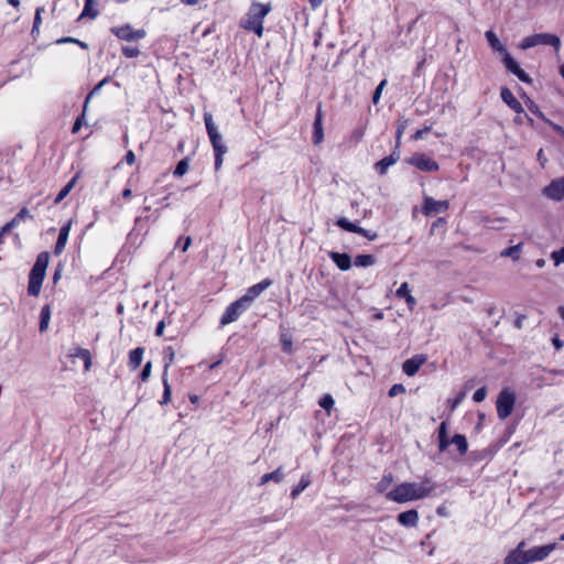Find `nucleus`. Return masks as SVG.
<instances>
[{"label":"nucleus","instance_id":"nucleus-1","mask_svg":"<svg viewBox=\"0 0 564 564\" xmlns=\"http://www.w3.org/2000/svg\"><path fill=\"white\" fill-rule=\"evenodd\" d=\"M435 485L430 479L421 482H402L387 494V499L398 503L420 500L430 496Z\"/></svg>","mask_w":564,"mask_h":564},{"label":"nucleus","instance_id":"nucleus-2","mask_svg":"<svg viewBox=\"0 0 564 564\" xmlns=\"http://www.w3.org/2000/svg\"><path fill=\"white\" fill-rule=\"evenodd\" d=\"M485 37L491 50L501 55L502 63L508 72L516 75L523 83H532V78L520 67L518 62L508 52L507 46L499 40L492 30L486 31Z\"/></svg>","mask_w":564,"mask_h":564},{"label":"nucleus","instance_id":"nucleus-3","mask_svg":"<svg viewBox=\"0 0 564 564\" xmlns=\"http://www.w3.org/2000/svg\"><path fill=\"white\" fill-rule=\"evenodd\" d=\"M271 11L270 3L253 2L245 18L241 20V26L247 30L254 32L259 37L263 34V19Z\"/></svg>","mask_w":564,"mask_h":564},{"label":"nucleus","instance_id":"nucleus-4","mask_svg":"<svg viewBox=\"0 0 564 564\" xmlns=\"http://www.w3.org/2000/svg\"><path fill=\"white\" fill-rule=\"evenodd\" d=\"M48 260L50 256L47 252H41L37 256L29 278L28 292L30 295L37 296L40 294Z\"/></svg>","mask_w":564,"mask_h":564},{"label":"nucleus","instance_id":"nucleus-5","mask_svg":"<svg viewBox=\"0 0 564 564\" xmlns=\"http://www.w3.org/2000/svg\"><path fill=\"white\" fill-rule=\"evenodd\" d=\"M538 45H550L555 48L556 52L560 51L561 40L557 35L551 33H536L529 36L523 37L518 47L522 51H527L531 47Z\"/></svg>","mask_w":564,"mask_h":564},{"label":"nucleus","instance_id":"nucleus-6","mask_svg":"<svg viewBox=\"0 0 564 564\" xmlns=\"http://www.w3.org/2000/svg\"><path fill=\"white\" fill-rule=\"evenodd\" d=\"M516 394L510 389H503L497 399V414L500 420H506L513 411Z\"/></svg>","mask_w":564,"mask_h":564},{"label":"nucleus","instance_id":"nucleus-7","mask_svg":"<svg viewBox=\"0 0 564 564\" xmlns=\"http://www.w3.org/2000/svg\"><path fill=\"white\" fill-rule=\"evenodd\" d=\"M406 162L423 172H436L440 170L438 163L424 153H414Z\"/></svg>","mask_w":564,"mask_h":564},{"label":"nucleus","instance_id":"nucleus-8","mask_svg":"<svg viewBox=\"0 0 564 564\" xmlns=\"http://www.w3.org/2000/svg\"><path fill=\"white\" fill-rule=\"evenodd\" d=\"M111 32L122 41H139L145 37L147 32L143 29H133L130 24H124L121 26H115L111 29Z\"/></svg>","mask_w":564,"mask_h":564},{"label":"nucleus","instance_id":"nucleus-9","mask_svg":"<svg viewBox=\"0 0 564 564\" xmlns=\"http://www.w3.org/2000/svg\"><path fill=\"white\" fill-rule=\"evenodd\" d=\"M557 549V543H549L541 546H534L528 551H524L527 557V564L534 562H541L545 560L554 550Z\"/></svg>","mask_w":564,"mask_h":564},{"label":"nucleus","instance_id":"nucleus-10","mask_svg":"<svg viewBox=\"0 0 564 564\" xmlns=\"http://www.w3.org/2000/svg\"><path fill=\"white\" fill-rule=\"evenodd\" d=\"M270 285H272V280L264 279L261 282L248 288L246 293L239 300L249 308L251 303L257 297H259Z\"/></svg>","mask_w":564,"mask_h":564},{"label":"nucleus","instance_id":"nucleus-11","mask_svg":"<svg viewBox=\"0 0 564 564\" xmlns=\"http://www.w3.org/2000/svg\"><path fill=\"white\" fill-rule=\"evenodd\" d=\"M248 310V307L238 299L231 303L220 318L221 325L230 324L238 319V317Z\"/></svg>","mask_w":564,"mask_h":564},{"label":"nucleus","instance_id":"nucleus-12","mask_svg":"<svg viewBox=\"0 0 564 564\" xmlns=\"http://www.w3.org/2000/svg\"><path fill=\"white\" fill-rule=\"evenodd\" d=\"M449 207L447 200H435L432 197L426 196L422 206V212L425 216H433L436 214L445 213Z\"/></svg>","mask_w":564,"mask_h":564},{"label":"nucleus","instance_id":"nucleus-13","mask_svg":"<svg viewBox=\"0 0 564 564\" xmlns=\"http://www.w3.org/2000/svg\"><path fill=\"white\" fill-rule=\"evenodd\" d=\"M543 195L554 202H561L564 199V180L555 178L543 188Z\"/></svg>","mask_w":564,"mask_h":564},{"label":"nucleus","instance_id":"nucleus-14","mask_svg":"<svg viewBox=\"0 0 564 564\" xmlns=\"http://www.w3.org/2000/svg\"><path fill=\"white\" fill-rule=\"evenodd\" d=\"M323 118L322 105H318L313 124V143L316 145L324 140Z\"/></svg>","mask_w":564,"mask_h":564},{"label":"nucleus","instance_id":"nucleus-15","mask_svg":"<svg viewBox=\"0 0 564 564\" xmlns=\"http://www.w3.org/2000/svg\"><path fill=\"white\" fill-rule=\"evenodd\" d=\"M524 546L525 542L521 541L517 547L506 556L502 564H527Z\"/></svg>","mask_w":564,"mask_h":564},{"label":"nucleus","instance_id":"nucleus-16","mask_svg":"<svg viewBox=\"0 0 564 564\" xmlns=\"http://www.w3.org/2000/svg\"><path fill=\"white\" fill-rule=\"evenodd\" d=\"M501 99L505 104H507L513 111H516L518 115L523 112V107L520 104V101L514 97L512 91L507 88L502 87L500 91Z\"/></svg>","mask_w":564,"mask_h":564},{"label":"nucleus","instance_id":"nucleus-17","mask_svg":"<svg viewBox=\"0 0 564 564\" xmlns=\"http://www.w3.org/2000/svg\"><path fill=\"white\" fill-rule=\"evenodd\" d=\"M425 361L426 358L423 355H415L403 364L402 369L408 376H414Z\"/></svg>","mask_w":564,"mask_h":564},{"label":"nucleus","instance_id":"nucleus-18","mask_svg":"<svg viewBox=\"0 0 564 564\" xmlns=\"http://www.w3.org/2000/svg\"><path fill=\"white\" fill-rule=\"evenodd\" d=\"M70 227H72V221L69 220L59 229L58 238H57L55 249H54L55 254L58 256L64 251L65 246L68 240Z\"/></svg>","mask_w":564,"mask_h":564},{"label":"nucleus","instance_id":"nucleus-19","mask_svg":"<svg viewBox=\"0 0 564 564\" xmlns=\"http://www.w3.org/2000/svg\"><path fill=\"white\" fill-rule=\"evenodd\" d=\"M329 258L343 271H347L351 267V258L347 253L332 251L329 252Z\"/></svg>","mask_w":564,"mask_h":564},{"label":"nucleus","instance_id":"nucleus-20","mask_svg":"<svg viewBox=\"0 0 564 564\" xmlns=\"http://www.w3.org/2000/svg\"><path fill=\"white\" fill-rule=\"evenodd\" d=\"M214 151L216 152L215 169L218 170L223 164V155L227 152V148L221 143V138L216 132H214Z\"/></svg>","mask_w":564,"mask_h":564},{"label":"nucleus","instance_id":"nucleus-21","mask_svg":"<svg viewBox=\"0 0 564 564\" xmlns=\"http://www.w3.org/2000/svg\"><path fill=\"white\" fill-rule=\"evenodd\" d=\"M398 521L404 527H415L419 521V513L416 510L401 512L398 516Z\"/></svg>","mask_w":564,"mask_h":564},{"label":"nucleus","instance_id":"nucleus-22","mask_svg":"<svg viewBox=\"0 0 564 564\" xmlns=\"http://www.w3.org/2000/svg\"><path fill=\"white\" fill-rule=\"evenodd\" d=\"M399 160L398 155H394V153L383 158L382 160L378 161L375 164V170L380 174L383 175L388 171V169L392 165H394Z\"/></svg>","mask_w":564,"mask_h":564},{"label":"nucleus","instance_id":"nucleus-23","mask_svg":"<svg viewBox=\"0 0 564 564\" xmlns=\"http://www.w3.org/2000/svg\"><path fill=\"white\" fill-rule=\"evenodd\" d=\"M522 249H523V243L519 242L514 246H511V247L506 248L502 251H500V257L501 258H510L513 261H518L521 257Z\"/></svg>","mask_w":564,"mask_h":564},{"label":"nucleus","instance_id":"nucleus-24","mask_svg":"<svg viewBox=\"0 0 564 564\" xmlns=\"http://www.w3.org/2000/svg\"><path fill=\"white\" fill-rule=\"evenodd\" d=\"M285 475H284V471L282 469V467H279L278 469H275L274 471L272 473H267L264 474L261 478H260V485H265L268 484L269 481H274L276 484H280L283 481Z\"/></svg>","mask_w":564,"mask_h":564},{"label":"nucleus","instance_id":"nucleus-25","mask_svg":"<svg viewBox=\"0 0 564 564\" xmlns=\"http://www.w3.org/2000/svg\"><path fill=\"white\" fill-rule=\"evenodd\" d=\"M79 178V174L77 173L74 177H72V180L59 191V193L57 194V196L55 197V200L54 203L55 204H59L69 193L70 191L74 188V186L76 185L77 181Z\"/></svg>","mask_w":564,"mask_h":564},{"label":"nucleus","instance_id":"nucleus-26","mask_svg":"<svg viewBox=\"0 0 564 564\" xmlns=\"http://www.w3.org/2000/svg\"><path fill=\"white\" fill-rule=\"evenodd\" d=\"M451 443L456 446L459 455H465L468 449V443L466 437L463 434H455L451 438Z\"/></svg>","mask_w":564,"mask_h":564},{"label":"nucleus","instance_id":"nucleus-27","mask_svg":"<svg viewBox=\"0 0 564 564\" xmlns=\"http://www.w3.org/2000/svg\"><path fill=\"white\" fill-rule=\"evenodd\" d=\"M66 357L72 365H76L77 361H80L84 371H88L91 366L90 355H66Z\"/></svg>","mask_w":564,"mask_h":564},{"label":"nucleus","instance_id":"nucleus-28","mask_svg":"<svg viewBox=\"0 0 564 564\" xmlns=\"http://www.w3.org/2000/svg\"><path fill=\"white\" fill-rule=\"evenodd\" d=\"M311 485L310 475H303L297 484L291 491V497L295 499L302 491H304Z\"/></svg>","mask_w":564,"mask_h":564},{"label":"nucleus","instance_id":"nucleus-29","mask_svg":"<svg viewBox=\"0 0 564 564\" xmlns=\"http://www.w3.org/2000/svg\"><path fill=\"white\" fill-rule=\"evenodd\" d=\"M51 321V308L48 305H45L41 310L40 314V332H45L48 328Z\"/></svg>","mask_w":564,"mask_h":564},{"label":"nucleus","instance_id":"nucleus-30","mask_svg":"<svg viewBox=\"0 0 564 564\" xmlns=\"http://www.w3.org/2000/svg\"><path fill=\"white\" fill-rule=\"evenodd\" d=\"M354 263L356 267L367 268L376 263V258L371 254H358Z\"/></svg>","mask_w":564,"mask_h":564},{"label":"nucleus","instance_id":"nucleus-31","mask_svg":"<svg viewBox=\"0 0 564 564\" xmlns=\"http://www.w3.org/2000/svg\"><path fill=\"white\" fill-rule=\"evenodd\" d=\"M98 15V10L95 9V0H85L84 10L80 14V18L88 17L90 19H95Z\"/></svg>","mask_w":564,"mask_h":564},{"label":"nucleus","instance_id":"nucleus-32","mask_svg":"<svg viewBox=\"0 0 564 564\" xmlns=\"http://www.w3.org/2000/svg\"><path fill=\"white\" fill-rule=\"evenodd\" d=\"M169 365H170V362L165 364V370H164V375H163L164 391H163V397H162V401H161L162 404H166L171 399V387H170V384L167 382V378H166Z\"/></svg>","mask_w":564,"mask_h":564},{"label":"nucleus","instance_id":"nucleus-33","mask_svg":"<svg viewBox=\"0 0 564 564\" xmlns=\"http://www.w3.org/2000/svg\"><path fill=\"white\" fill-rule=\"evenodd\" d=\"M525 106H527V108L529 109L530 112L536 115L543 121L546 120L545 115L540 110V107L532 99L527 97Z\"/></svg>","mask_w":564,"mask_h":564},{"label":"nucleus","instance_id":"nucleus-34","mask_svg":"<svg viewBox=\"0 0 564 564\" xmlns=\"http://www.w3.org/2000/svg\"><path fill=\"white\" fill-rule=\"evenodd\" d=\"M188 166H189L188 159L181 160L177 163V165H176V167H175V170L173 172V175L176 176V177L183 176L188 171Z\"/></svg>","mask_w":564,"mask_h":564},{"label":"nucleus","instance_id":"nucleus-35","mask_svg":"<svg viewBox=\"0 0 564 564\" xmlns=\"http://www.w3.org/2000/svg\"><path fill=\"white\" fill-rule=\"evenodd\" d=\"M336 224L338 227L349 232H356L358 227V225L349 221L347 218H339Z\"/></svg>","mask_w":564,"mask_h":564},{"label":"nucleus","instance_id":"nucleus-36","mask_svg":"<svg viewBox=\"0 0 564 564\" xmlns=\"http://www.w3.org/2000/svg\"><path fill=\"white\" fill-rule=\"evenodd\" d=\"M392 481H393L392 474L384 475L382 477V479L377 485L378 491H380V492L386 491L389 488V486L392 484Z\"/></svg>","mask_w":564,"mask_h":564},{"label":"nucleus","instance_id":"nucleus-37","mask_svg":"<svg viewBox=\"0 0 564 564\" xmlns=\"http://www.w3.org/2000/svg\"><path fill=\"white\" fill-rule=\"evenodd\" d=\"M319 405L326 410V411H330V409L333 408L334 405V399L330 394H325L321 400H319Z\"/></svg>","mask_w":564,"mask_h":564},{"label":"nucleus","instance_id":"nucleus-38","mask_svg":"<svg viewBox=\"0 0 564 564\" xmlns=\"http://www.w3.org/2000/svg\"><path fill=\"white\" fill-rule=\"evenodd\" d=\"M551 258L553 259L554 264L556 267L560 265L561 263H564V247L558 250L553 251L551 253Z\"/></svg>","mask_w":564,"mask_h":564},{"label":"nucleus","instance_id":"nucleus-39","mask_svg":"<svg viewBox=\"0 0 564 564\" xmlns=\"http://www.w3.org/2000/svg\"><path fill=\"white\" fill-rule=\"evenodd\" d=\"M386 85H387V80H386V79H383V80H381V82H380V84L377 86V88H376V90H375V93H373V95H372V102H373L375 105H377V104L379 102L380 97H381V94H382V90H383V88H384V86H386Z\"/></svg>","mask_w":564,"mask_h":564},{"label":"nucleus","instance_id":"nucleus-40","mask_svg":"<svg viewBox=\"0 0 564 564\" xmlns=\"http://www.w3.org/2000/svg\"><path fill=\"white\" fill-rule=\"evenodd\" d=\"M410 294L411 292L408 282H403L395 291V295L400 299H405Z\"/></svg>","mask_w":564,"mask_h":564},{"label":"nucleus","instance_id":"nucleus-41","mask_svg":"<svg viewBox=\"0 0 564 564\" xmlns=\"http://www.w3.org/2000/svg\"><path fill=\"white\" fill-rule=\"evenodd\" d=\"M121 51L122 54L129 58L137 57L140 54V50L138 47L132 46H123Z\"/></svg>","mask_w":564,"mask_h":564},{"label":"nucleus","instance_id":"nucleus-42","mask_svg":"<svg viewBox=\"0 0 564 564\" xmlns=\"http://www.w3.org/2000/svg\"><path fill=\"white\" fill-rule=\"evenodd\" d=\"M355 234H359V235L366 237L369 240H376L377 237H378V235L376 232L367 230V229H365L362 227H359V226L357 227V230H356Z\"/></svg>","mask_w":564,"mask_h":564},{"label":"nucleus","instance_id":"nucleus-43","mask_svg":"<svg viewBox=\"0 0 564 564\" xmlns=\"http://www.w3.org/2000/svg\"><path fill=\"white\" fill-rule=\"evenodd\" d=\"M487 397V390L486 388H479L475 391L474 395H473V400L475 402H481L486 399Z\"/></svg>","mask_w":564,"mask_h":564},{"label":"nucleus","instance_id":"nucleus-44","mask_svg":"<svg viewBox=\"0 0 564 564\" xmlns=\"http://www.w3.org/2000/svg\"><path fill=\"white\" fill-rule=\"evenodd\" d=\"M151 368H152L151 361L145 362V365L140 373V378L142 381H147L149 379V377L151 376Z\"/></svg>","mask_w":564,"mask_h":564},{"label":"nucleus","instance_id":"nucleus-45","mask_svg":"<svg viewBox=\"0 0 564 564\" xmlns=\"http://www.w3.org/2000/svg\"><path fill=\"white\" fill-rule=\"evenodd\" d=\"M405 129H406V121L399 122V124L397 127V132H395L397 144L400 143V140H401Z\"/></svg>","mask_w":564,"mask_h":564},{"label":"nucleus","instance_id":"nucleus-46","mask_svg":"<svg viewBox=\"0 0 564 564\" xmlns=\"http://www.w3.org/2000/svg\"><path fill=\"white\" fill-rule=\"evenodd\" d=\"M142 362V355H130L129 365L132 369H137Z\"/></svg>","mask_w":564,"mask_h":564},{"label":"nucleus","instance_id":"nucleus-47","mask_svg":"<svg viewBox=\"0 0 564 564\" xmlns=\"http://www.w3.org/2000/svg\"><path fill=\"white\" fill-rule=\"evenodd\" d=\"M57 43H77L83 48H88V45L84 42H80L79 40L73 39V37H63L57 40Z\"/></svg>","mask_w":564,"mask_h":564},{"label":"nucleus","instance_id":"nucleus-48","mask_svg":"<svg viewBox=\"0 0 564 564\" xmlns=\"http://www.w3.org/2000/svg\"><path fill=\"white\" fill-rule=\"evenodd\" d=\"M404 391H405V389L402 384H393L389 390V395L395 397L400 393H403Z\"/></svg>","mask_w":564,"mask_h":564},{"label":"nucleus","instance_id":"nucleus-49","mask_svg":"<svg viewBox=\"0 0 564 564\" xmlns=\"http://www.w3.org/2000/svg\"><path fill=\"white\" fill-rule=\"evenodd\" d=\"M451 444V440L447 436L438 438L440 452H445Z\"/></svg>","mask_w":564,"mask_h":564},{"label":"nucleus","instance_id":"nucleus-50","mask_svg":"<svg viewBox=\"0 0 564 564\" xmlns=\"http://www.w3.org/2000/svg\"><path fill=\"white\" fill-rule=\"evenodd\" d=\"M44 12L43 8H37L34 17L33 31H35L42 22L41 14Z\"/></svg>","mask_w":564,"mask_h":564},{"label":"nucleus","instance_id":"nucleus-51","mask_svg":"<svg viewBox=\"0 0 564 564\" xmlns=\"http://www.w3.org/2000/svg\"><path fill=\"white\" fill-rule=\"evenodd\" d=\"M107 82V79L101 80L86 97L85 104H84V111L87 108V105L91 98V96Z\"/></svg>","mask_w":564,"mask_h":564},{"label":"nucleus","instance_id":"nucleus-52","mask_svg":"<svg viewBox=\"0 0 564 564\" xmlns=\"http://www.w3.org/2000/svg\"><path fill=\"white\" fill-rule=\"evenodd\" d=\"M204 120H205V126H206L207 134H208L209 139L212 140V129H213V126H212V115L205 113Z\"/></svg>","mask_w":564,"mask_h":564},{"label":"nucleus","instance_id":"nucleus-53","mask_svg":"<svg viewBox=\"0 0 564 564\" xmlns=\"http://www.w3.org/2000/svg\"><path fill=\"white\" fill-rule=\"evenodd\" d=\"M430 130H431V127H430V126H429V127H424L423 129L417 130V131L412 135V139H413V140H415V141H416V140H420V139H422V138H423V135H424L426 132H429Z\"/></svg>","mask_w":564,"mask_h":564},{"label":"nucleus","instance_id":"nucleus-54","mask_svg":"<svg viewBox=\"0 0 564 564\" xmlns=\"http://www.w3.org/2000/svg\"><path fill=\"white\" fill-rule=\"evenodd\" d=\"M437 434L438 438L447 436V422L444 421L441 423Z\"/></svg>","mask_w":564,"mask_h":564},{"label":"nucleus","instance_id":"nucleus-55","mask_svg":"<svg viewBox=\"0 0 564 564\" xmlns=\"http://www.w3.org/2000/svg\"><path fill=\"white\" fill-rule=\"evenodd\" d=\"M15 217L21 221L22 219H25V218H31L32 216L30 215V212L28 208H22L17 215Z\"/></svg>","mask_w":564,"mask_h":564},{"label":"nucleus","instance_id":"nucleus-56","mask_svg":"<svg viewBox=\"0 0 564 564\" xmlns=\"http://www.w3.org/2000/svg\"><path fill=\"white\" fill-rule=\"evenodd\" d=\"M405 302L408 304V307L410 311H413L415 305H416V300L414 296H412V294L408 295L405 299Z\"/></svg>","mask_w":564,"mask_h":564},{"label":"nucleus","instance_id":"nucleus-57","mask_svg":"<svg viewBox=\"0 0 564 564\" xmlns=\"http://www.w3.org/2000/svg\"><path fill=\"white\" fill-rule=\"evenodd\" d=\"M527 319V316L525 315H518L516 321H514V326L518 328V329H521L523 327V324Z\"/></svg>","mask_w":564,"mask_h":564},{"label":"nucleus","instance_id":"nucleus-58","mask_svg":"<svg viewBox=\"0 0 564 564\" xmlns=\"http://www.w3.org/2000/svg\"><path fill=\"white\" fill-rule=\"evenodd\" d=\"M545 123H547L554 131H556L558 134L561 133V131L564 130V128L557 123H554L553 121H551L550 119L546 118V120H544Z\"/></svg>","mask_w":564,"mask_h":564},{"label":"nucleus","instance_id":"nucleus-59","mask_svg":"<svg viewBox=\"0 0 564 564\" xmlns=\"http://www.w3.org/2000/svg\"><path fill=\"white\" fill-rule=\"evenodd\" d=\"M465 394L464 393H459L453 401H452V404H451V411H454L456 409V406L463 401Z\"/></svg>","mask_w":564,"mask_h":564},{"label":"nucleus","instance_id":"nucleus-60","mask_svg":"<svg viewBox=\"0 0 564 564\" xmlns=\"http://www.w3.org/2000/svg\"><path fill=\"white\" fill-rule=\"evenodd\" d=\"M536 158H538V161L540 162L541 166L544 167L547 162V159L544 155L543 149L539 150Z\"/></svg>","mask_w":564,"mask_h":564},{"label":"nucleus","instance_id":"nucleus-61","mask_svg":"<svg viewBox=\"0 0 564 564\" xmlns=\"http://www.w3.org/2000/svg\"><path fill=\"white\" fill-rule=\"evenodd\" d=\"M124 160L126 162L129 164V165H132L134 164L135 162V155L133 153V151L129 150L124 156Z\"/></svg>","mask_w":564,"mask_h":564},{"label":"nucleus","instance_id":"nucleus-62","mask_svg":"<svg viewBox=\"0 0 564 564\" xmlns=\"http://www.w3.org/2000/svg\"><path fill=\"white\" fill-rule=\"evenodd\" d=\"M83 119H84V115L82 117H78L73 126V129H72V132L73 133H77L82 127V123H83Z\"/></svg>","mask_w":564,"mask_h":564},{"label":"nucleus","instance_id":"nucleus-63","mask_svg":"<svg viewBox=\"0 0 564 564\" xmlns=\"http://www.w3.org/2000/svg\"><path fill=\"white\" fill-rule=\"evenodd\" d=\"M164 327H165L164 321H161V322L156 325V328H155V335H156V336H162V335H163Z\"/></svg>","mask_w":564,"mask_h":564},{"label":"nucleus","instance_id":"nucleus-64","mask_svg":"<svg viewBox=\"0 0 564 564\" xmlns=\"http://www.w3.org/2000/svg\"><path fill=\"white\" fill-rule=\"evenodd\" d=\"M351 137L355 139L356 142H359L364 137L362 130H356L352 132Z\"/></svg>","mask_w":564,"mask_h":564}]
</instances>
